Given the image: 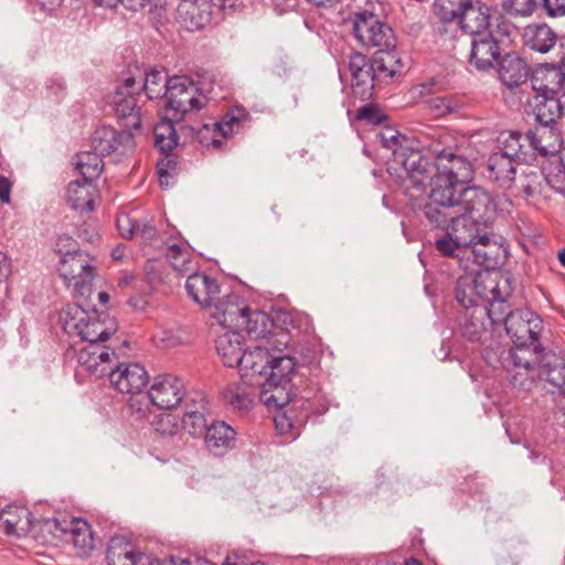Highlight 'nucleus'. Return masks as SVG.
<instances>
[{
    "mask_svg": "<svg viewBox=\"0 0 565 565\" xmlns=\"http://www.w3.org/2000/svg\"><path fill=\"white\" fill-rule=\"evenodd\" d=\"M428 151L435 158V170L429 164L431 180L427 185H431V190L425 202H437L443 191L452 192L458 190L470 181L473 177V166L463 153L462 145L457 138L448 132L440 131L427 145Z\"/></svg>",
    "mask_w": 565,
    "mask_h": 565,
    "instance_id": "1",
    "label": "nucleus"
},
{
    "mask_svg": "<svg viewBox=\"0 0 565 565\" xmlns=\"http://www.w3.org/2000/svg\"><path fill=\"white\" fill-rule=\"evenodd\" d=\"M376 137L384 148L392 150L395 160L403 166L406 173L403 179L405 193L411 200H416L431 180L428 159L418 150L398 147L399 134L393 128H384Z\"/></svg>",
    "mask_w": 565,
    "mask_h": 565,
    "instance_id": "2",
    "label": "nucleus"
},
{
    "mask_svg": "<svg viewBox=\"0 0 565 565\" xmlns=\"http://www.w3.org/2000/svg\"><path fill=\"white\" fill-rule=\"evenodd\" d=\"M439 201L434 204L446 207L447 211L457 212L483 224L487 227L493 222L497 214V203L486 189L477 185H465L452 192L443 191Z\"/></svg>",
    "mask_w": 565,
    "mask_h": 565,
    "instance_id": "3",
    "label": "nucleus"
},
{
    "mask_svg": "<svg viewBox=\"0 0 565 565\" xmlns=\"http://www.w3.org/2000/svg\"><path fill=\"white\" fill-rule=\"evenodd\" d=\"M417 207L423 211L430 225L438 228H448L466 249H469L486 233L482 223L460 213L447 211L446 207H438L434 202H425L418 204Z\"/></svg>",
    "mask_w": 565,
    "mask_h": 565,
    "instance_id": "4",
    "label": "nucleus"
},
{
    "mask_svg": "<svg viewBox=\"0 0 565 565\" xmlns=\"http://www.w3.org/2000/svg\"><path fill=\"white\" fill-rule=\"evenodd\" d=\"M60 320L66 333L78 335L86 344L105 342L116 330L113 323L106 326L95 312L89 313L77 305H68Z\"/></svg>",
    "mask_w": 565,
    "mask_h": 565,
    "instance_id": "5",
    "label": "nucleus"
},
{
    "mask_svg": "<svg viewBox=\"0 0 565 565\" xmlns=\"http://www.w3.org/2000/svg\"><path fill=\"white\" fill-rule=\"evenodd\" d=\"M536 349H509L502 356V366L510 383L521 390H530L534 380L540 379L542 361L546 352Z\"/></svg>",
    "mask_w": 565,
    "mask_h": 565,
    "instance_id": "6",
    "label": "nucleus"
},
{
    "mask_svg": "<svg viewBox=\"0 0 565 565\" xmlns=\"http://www.w3.org/2000/svg\"><path fill=\"white\" fill-rule=\"evenodd\" d=\"M543 330L542 318L527 308L515 309L505 321V332L513 342L511 349L532 351V349L539 347L537 351L546 352L540 342Z\"/></svg>",
    "mask_w": 565,
    "mask_h": 565,
    "instance_id": "7",
    "label": "nucleus"
},
{
    "mask_svg": "<svg viewBox=\"0 0 565 565\" xmlns=\"http://www.w3.org/2000/svg\"><path fill=\"white\" fill-rule=\"evenodd\" d=\"M166 99L164 110L167 114L170 113L173 119H184L188 114L201 110L207 103V97L188 76L171 77Z\"/></svg>",
    "mask_w": 565,
    "mask_h": 565,
    "instance_id": "8",
    "label": "nucleus"
},
{
    "mask_svg": "<svg viewBox=\"0 0 565 565\" xmlns=\"http://www.w3.org/2000/svg\"><path fill=\"white\" fill-rule=\"evenodd\" d=\"M135 86L136 79L127 77L110 96V105L124 127L122 130L127 131L139 130L143 120L139 105L142 95L135 90Z\"/></svg>",
    "mask_w": 565,
    "mask_h": 565,
    "instance_id": "9",
    "label": "nucleus"
},
{
    "mask_svg": "<svg viewBox=\"0 0 565 565\" xmlns=\"http://www.w3.org/2000/svg\"><path fill=\"white\" fill-rule=\"evenodd\" d=\"M356 40L365 47L395 49V36L392 28L382 22L372 12H359L353 21Z\"/></svg>",
    "mask_w": 565,
    "mask_h": 565,
    "instance_id": "10",
    "label": "nucleus"
},
{
    "mask_svg": "<svg viewBox=\"0 0 565 565\" xmlns=\"http://www.w3.org/2000/svg\"><path fill=\"white\" fill-rule=\"evenodd\" d=\"M90 145L103 157L111 153L120 157L128 156L135 151L136 147L131 131H118L110 126L96 128L92 135Z\"/></svg>",
    "mask_w": 565,
    "mask_h": 565,
    "instance_id": "11",
    "label": "nucleus"
},
{
    "mask_svg": "<svg viewBox=\"0 0 565 565\" xmlns=\"http://www.w3.org/2000/svg\"><path fill=\"white\" fill-rule=\"evenodd\" d=\"M148 397L154 406L167 411L175 408L181 402L185 403L188 398L182 380L173 374L157 375Z\"/></svg>",
    "mask_w": 565,
    "mask_h": 565,
    "instance_id": "12",
    "label": "nucleus"
},
{
    "mask_svg": "<svg viewBox=\"0 0 565 565\" xmlns=\"http://www.w3.org/2000/svg\"><path fill=\"white\" fill-rule=\"evenodd\" d=\"M468 256H472L473 263L489 273L504 265L508 257V247L499 242L494 234L486 232L469 248Z\"/></svg>",
    "mask_w": 565,
    "mask_h": 565,
    "instance_id": "13",
    "label": "nucleus"
},
{
    "mask_svg": "<svg viewBox=\"0 0 565 565\" xmlns=\"http://www.w3.org/2000/svg\"><path fill=\"white\" fill-rule=\"evenodd\" d=\"M117 360L115 350L102 343L85 344L77 352L78 364L97 377L108 376Z\"/></svg>",
    "mask_w": 565,
    "mask_h": 565,
    "instance_id": "14",
    "label": "nucleus"
},
{
    "mask_svg": "<svg viewBox=\"0 0 565 565\" xmlns=\"http://www.w3.org/2000/svg\"><path fill=\"white\" fill-rule=\"evenodd\" d=\"M94 267L89 264L88 254L81 250H68L61 258L58 273L74 288L81 290L93 278Z\"/></svg>",
    "mask_w": 565,
    "mask_h": 565,
    "instance_id": "15",
    "label": "nucleus"
},
{
    "mask_svg": "<svg viewBox=\"0 0 565 565\" xmlns=\"http://www.w3.org/2000/svg\"><path fill=\"white\" fill-rule=\"evenodd\" d=\"M248 306L237 295L218 297L211 310V317L224 329L241 332Z\"/></svg>",
    "mask_w": 565,
    "mask_h": 565,
    "instance_id": "16",
    "label": "nucleus"
},
{
    "mask_svg": "<svg viewBox=\"0 0 565 565\" xmlns=\"http://www.w3.org/2000/svg\"><path fill=\"white\" fill-rule=\"evenodd\" d=\"M349 71L354 96L362 100L370 99L373 95L374 83L377 79L372 62L365 55L354 53L350 56Z\"/></svg>",
    "mask_w": 565,
    "mask_h": 565,
    "instance_id": "17",
    "label": "nucleus"
},
{
    "mask_svg": "<svg viewBox=\"0 0 565 565\" xmlns=\"http://www.w3.org/2000/svg\"><path fill=\"white\" fill-rule=\"evenodd\" d=\"M501 56L499 41L492 33L472 35L468 62L478 71H489L494 67Z\"/></svg>",
    "mask_w": 565,
    "mask_h": 565,
    "instance_id": "18",
    "label": "nucleus"
},
{
    "mask_svg": "<svg viewBox=\"0 0 565 565\" xmlns=\"http://www.w3.org/2000/svg\"><path fill=\"white\" fill-rule=\"evenodd\" d=\"M110 384L122 394H138L148 383L145 367L138 363L119 364L108 375Z\"/></svg>",
    "mask_w": 565,
    "mask_h": 565,
    "instance_id": "19",
    "label": "nucleus"
},
{
    "mask_svg": "<svg viewBox=\"0 0 565 565\" xmlns=\"http://www.w3.org/2000/svg\"><path fill=\"white\" fill-rule=\"evenodd\" d=\"M540 380L548 393L565 402V356L553 351L545 353Z\"/></svg>",
    "mask_w": 565,
    "mask_h": 565,
    "instance_id": "20",
    "label": "nucleus"
},
{
    "mask_svg": "<svg viewBox=\"0 0 565 565\" xmlns=\"http://www.w3.org/2000/svg\"><path fill=\"white\" fill-rule=\"evenodd\" d=\"M185 289L193 301L209 309L212 308L221 294L217 280L204 273L191 274L186 279Z\"/></svg>",
    "mask_w": 565,
    "mask_h": 565,
    "instance_id": "21",
    "label": "nucleus"
},
{
    "mask_svg": "<svg viewBox=\"0 0 565 565\" xmlns=\"http://www.w3.org/2000/svg\"><path fill=\"white\" fill-rule=\"evenodd\" d=\"M492 8L482 0H468L459 19L462 30L471 35L482 34L489 28Z\"/></svg>",
    "mask_w": 565,
    "mask_h": 565,
    "instance_id": "22",
    "label": "nucleus"
},
{
    "mask_svg": "<svg viewBox=\"0 0 565 565\" xmlns=\"http://www.w3.org/2000/svg\"><path fill=\"white\" fill-rule=\"evenodd\" d=\"M498 75L503 85L513 88L527 81L530 67L518 53L510 52L499 58Z\"/></svg>",
    "mask_w": 565,
    "mask_h": 565,
    "instance_id": "23",
    "label": "nucleus"
},
{
    "mask_svg": "<svg viewBox=\"0 0 565 565\" xmlns=\"http://www.w3.org/2000/svg\"><path fill=\"white\" fill-rule=\"evenodd\" d=\"M516 161L499 153H492L486 163L484 177L500 189H510L515 182Z\"/></svg>",
    "mask_w": 565,
    "mask_h": 565,
    "instance_id": "24",
    "label": "nucleus"
},
{
    "mask_svg": "<svg viewBox=\"0 0 565 565\" xmlns=\"http://www.w3.org/2000/svg\"><path fill=\"white\" fill-rule=\"evenodd\" d=\"M72 518H50L33 523L34 539L43 545L58 546L65 544Z\"/></svg>",
    "mask_w": 565,
    "mask_h": 565,
    "instance_id": "25",
    "label": "nucleus"
},
{
    "mask_svg": "<svg viewBox=\"0 0 565 565\" xmlns=\"http://www.w3.org/2000/svg\"><path fill=\"white\" fill-rule=\"evenodd\" d=\"M535 95H555L565 97V86L561 78V70L555 65H544L535 70L531 77Z\"/></svg>",
    "mask_w": 565,
    "mask_h": 565,
    "instance_id": "26",
    "label": "nucleus"
},
{
    "mask_svg": "<svg viewBox=\"0 0 565 565\" xmlns=\"http://www.w3.org/2000/svg\"><path fill=\"white\" fill-rule=\"evenodd\" d=\"M65 544H72L75 554L87 557L96 547V539L90 524L82 518H72Z\"/></svg>",
    "mask_w": 565,
    "mask_h": 565,
    "instance_id": "27",
    "label": "nucleus"
},
{
    "mask_svg": "<svg viewBox=\"0 0 565 565\" xmlns=\"http://www.w3.org/2000/svg\"><path fill=\"white\" fill-rule=\"evenodd\" d=\"M206 403V397L201 392L189 394L185 399V413L182 417V424L191 435H200L206 429L204 416Z\"/></svg>",
    "mask_w": 565,
    "mask_h": 565,
    "instance_id": "28",
    "label": "nucleus"
},
{
    "mask_svg": "<svg viewBox=\"0 0 565 565\" xmlns=\"http://www.w3.org/2000/svg\"><path fill=\"white\" fill-rule=\"evenodd\" d=\"M0 522L8 535L23 536L33 527L32 513L22 505L0 509Z\"/></svg>",
    "mask_w": 565,
    "mask_h": 565,
    "instance_id": "29",
    "label": "nucleus"
},
{
    "mask_svg": "<svg viewBox=\"0 0 565 565\" xmlns=\"http://www.w3.org/2000/svg\"><path fill=\"white\" fill-rule=\"evenodd\" d=\"M561 97L555 95H534L529 100L527 107L541 126H550L561 117L563 110Z\"/></svg>",
    "mask_w": 565,
    "mask_h": 565,
    "instance_id": "30",
    "label": "nucleus"
},
{
    "mask_svg": "<svg viewBox=\"0 0 565 565\" xmlns=\"http://www.w3.org/2000/svg\"><path fill=\"white\" fill-rule=\"evenodd\" d=\"M212 7L213 4L206 0H183L178 12L184 17L189 30H201L212 20Z\"/></svg>",
    "mask_w": 565,
    "mask_h": 565,
    "instance_id": "31",
    "label": "nucleus"
},
{
    "mask_svg": "<svg viewBox=\"0 0 565 565\" xmlns=\"http://www.w3.org/2000/svg\"><path fill=\"white\" fill-rule=\"evenodd\" d=\"M271 354L266 348L254 347L245 350V355L239 365V371L243 377H249L250 381L258 379L260 381L267 374V369L270 366Z\"/></svg>",
    "mask_w": 565,
    "mask_h": 565,
    "instance_id": "32",
    "label": "nucleus"
},
{
    "mask_svg": "<svg viewBox=\"0 0 565 565\" xmlns=\"http://www.w3.org/2000/svg\"><path fill=\"white\" fill-rule=\"evenodd\" d=\"M296 367V361L289 355H271L270 366L263 381H256L260 386H281L290 384V376Z\"/></svg>",
    "mask_w": 565,
    "mask_h": 565,
    "instance_id": "33",
    "label": "nucleus"
},
{
    "mask_svg": "<svg viewBox=\"0 0 565 565\" xmlns=\"http://www.w3.org/2000/svg\"><path fill=\"white\" fill-rule=\"evenodd\" d=\"M248 119L249 114L244 107L233 106L230 108L220 121L213 124L214 135L211 141L213 148H220L222 145V141L217 139L215 135L227 137L230 135L236 134Z\"/></svg>",
    "mask_w": 565,
    "mask_h": 565,
    "instance_id": "34",
    "label": "nucleus"
},
{
    "mask_svg": "<svg viewBox=\"0 0 565 565\" xmlns=\"http://www.w3.org/2000/svg\"><path fill=\"white\" fill-rule=\"evenodd\" d=\"M215 349L224 365L239 369L245 355L239 332L232 331L220 335L216 339Z\"/></svg>",
    "mask_w": 565,
    "mask_h": 565,
    "instance_id": "35",
    "label": "nucleus"
},
{
    "mask_svg": "<svg viewBox=\"0 0 565 565\" xmlns=\"http://www.w3.org/2000/svg\"><path fill=\"white\" fill-rule=\"evenodd\" d=\"M513 184L518 189V194L527 201L537 202L541 199H551L550 193L546 191V185H544L543 173L540 171L530 170L529 172H523Z\"/></svg>",
    "mask_w": 565,
    "mask_h": 565,
    "instance_id": "36",
    "label": "nucleus"
},
{
    "mask_svg": "<svg viewBox=\"0 0 565 565\" xmlns=\"http://www.w3.org/2000/svg\"><path fill=\"white\" fill-rule=\"evenodd\" d=\"M236 433L224 422L213 423L206 428L205 444L210 451L220 456L227 449L233 448Z\"/></svg>",
    "mask_w": 565,
    "mask_h": 565,
    "instance_id": "37",
    "label": "nucleus"
},
{
    "mask_svg": "<svg viewBox=\"0 0 565 565\" xmlns=\"http://www.w3.org/2000/svg\"><path fill=\"white\" fill-rule=\"evenodd\" d=\"M523 40L530 49L546 53L555 45L557 35L547 24H529L524 28Z\"/></svg>",
    "mask_w": 565,
    "mask_h": 565,
    "instance_id": "38",
    "label": "nucleus"
},
{
    "mask_svg": "<svg viewBox=\"0 0 565 565\" xmlns=\"http://www.w3.org/2000/svg\"><path fill=\"white\" fill-rule=\"evenodd\" d=\"M183 119H173L171 114L164 115L161 120L154 126V146L162 152H169L178 145V132L175 125L180 124Z\"/></svg>",
    "mask_w": 565,
    "mask_h": 565,
    "instance_id": "39",
    "label": "nucleus"
},
{
    "mask_svg": "<svg viewBox=\"0 0 565 565\" xmlns=\"http://www.w3.org/2000/svg\"><path fill=\"white\" fill-rule=\"evenodd\" d=\"M95 186L92 181H73L66 190V199L74 210L90 212L94 209Z\"/></svg>",
    "mask_w": 565,
    "mask_h": 565,
    "instance_id": "40",
    "label": "nucleus"
},
{
    "mask_svg": "<svg viewBox=\"0 0 565 565\" xmlns=\"http://www.w3.org/2000/svg\"><path fill=\"white\" fill-rule=\"evenodd\" d=\"M486 309L475 308L473 310H465L458 317V324L461 335L471 342L479 341L486 330L484 319Z\"/></svg>",
    "mask_w": 565,
    "mask_h": 565,
    "instance_id": "41",
    "label": "nucleus"
},
{
    "mask_svg": "<svg viewBox=\"0 0 565 565\" xmlns=\"http://www.w3.org/2000/svg\"><path fill=\"white\" fill-rule=\"evenodd\" d=\"M139 554L125 537L115 536L109 541L106 558L108 565H136Z\"/></svg>",
    "mask_w": 565,
    "mask_h": 565,
    "instance_id": "42",
    "label": "nucleus"
},
{
    "mask_svg": "<svg viewBox=\"0 0 565 565\" xmlns=\"http://www.w3.org/2000/svg\"><path fill=\"white\" fill-rule=\"evenodd\" d=\"M371 62L377 75V81L392 79L402 71L401 58L395 49L377 50Z\"/></svg>",
    "mask_w": 565,
    "mask_h": 565,
    "instance_id": "43",
    "label": "nucleus"
},
{
    "mask_svg": "<svg viewBox=\"0 0 565 565\" xmlns=\"http://www.w3.org/2000/svg\"><path fill=\"white\" fill-rule=\"evenodd\" d=\"M171 78L168 75L158 70H151L146 73L143 84L139 85L136 83L135 90L141 94L143 90L149 99L166 97L170 89Z\"/></svg>",
    "mask_w": 565,
    "mask_h": 565,
    "instance_id": "44",
    "label": "nucleus"
},
{
    "mask_svg": "<svg viewBox=\"0 0 565 565\" xmlns=\"http://www.w3.org/2000/svg\"><path fill=\"white\" fill-rule=\"evenodd\" d=\"M476 281L477 279L473 278L472 271L466 273L457 279L455 287V298L465 310L483 308L479 305Z\"/></svg>",
    "mask_w": 565,
    "mask_h": 565,
    "instance_id": "45",
    "label": "nucleus"
},
{
    "mask_svg": "<svg viewBox=\"0 0 565 565\" xmlns=\"http://www.w3.org/2000/svg\"><path fill=\"white\" fill-rule=\"evenodd\" d=\"M244 318L241 332L245 331L254 339L265 338L270 332L273 322L264 311L247 308Z\"/></svg>",
    "mask_w": 565,
    "mask_h": 565,
    "instance_id": "46",
    "label": "nucleus"
},
{
    "mask_svg": "<svg viewBox=\"0 0 565 565\" xmlns=\"http://www.w3.org/2000/svg\"><path fill=\"white\" fill-rule=\"evenodd\" d=\"M166 257L178 274L184 275L195 268V259L191 250L183 244L167 247Z\"/></svg>",
    "mask_w": 565,
    "mask_h": 565,
    "instance_id": "47",
    "label": "nucleus"
},
{
    "mask_svg": "<svg viewBox=\"0 0 565 565\" xmlns=\"http://www.w3.org/2000/svg\"><path fill=\"white\" fill-rule=\"evenodd\" d=\"M532 138L536 143L540 156L546 157L558 152L562 145V137L550 126H541L532 131Z\"/></svg>",
    "mask_w": 565,
    "mask_h": 565,
    "instance_id": "48",
    "label": "nucleus"
},
{
    "mask_svg": "<svg viewBox=\"0 0 565 565\" xmlns=\"http://www.w3.org/2000/svg\"><path fill=\"white\" fill-rule=\"evenodd\" d=\"M102 157L94 149L93 151H83L76 156V169L85 181H93L100 175L104 169Z\"/></svg>",
    "mask_w": 565,
    "mask_h": 565,
    "instance_id": "49",
    "label": "nucleus"
},
{
    "mask_svg": "<svg viewBox=\"0 0 565 565\" xmlns=\"http://www.w3.org/2000/svg\"><path fill=\"white\" fill-rule=\"evenodd\" d=\"M223 397L228 406L238 412H247L254 405L253 394L243 385H230L223 393Z\"/></svg>",
    "mask_w": 565,
    "mask_h": 565,
    "instance_id": "50",
    "label": "nucleus"
},
{
    "mask_svg": "<svg viewBox=\"0 0 565 565\" xmlns=\"http://www.w3.org/2000/svg\"><path fill=\"white\" fill-rule=\"evenodd\" d=\"M468 0H435L433 12L441 22L457 21Z\"/></svg>",
    "mask_w": 565,
    "mask_h": 565,
    "instance_id": "51",
    "label": "nucleus"
},
{
    "mask_svg": "<svg viewBox=\"0 0 565 565\" xmlns=\"http://www.w3.org/2000/svg\"><path fill=\"white\" fill-rule=\"evenodd\" d=\"M436 249L445 257L458 258L468 256L469 249L455 238L451 233L446 228V233L443 237L436 239Z\"/></svg>",
    "mask_w": 565,
    "mask_h": 565,
    "instance_id": "52",
    "label": "nucleus"
},
{
    "mask_svg": "<svg viewBox=\"0 0 565 565\" xmlns=\"http://www.w3.org/2000/svg\"><path fill=\"white\" fill-rule=\"evenodd\" d=\"M429 113L435 117H444L448 114L457 111L461 104L454 96H434L426 100Z\"/></svg>",
    "mask_w": 565,
    "mask_h": 565,
    "instance_id": "53",
    "label": "nucleus"
},
{
    "mask_svg": "<svg viewBox=\"0 0 565 565\" xmlns=\"http://www.w3.org/2000/svg\"><path fill=\"white\" fill-rule=\"evenodd\" d=\"M289 385L262 386L259 398L268 407L282 408L289 402Z\"/></svg>",
    "mask_w": 565,
    "mask_h": 565,
    "instance_id": "54",
    "label": "nucleus"
},
{
    "mask_svg": "<svg viewBox=\"0 0 565 565\" xmlns=\"http://www.w3.org/2000/svg\"><path fill=\"white\" fill-rule=\"evenodd\" d=\"M486 309V317L490 320V323L493 326L503 324L505 327V321L510 317V313L514 310L510 309V305L501 298H494L489 302V306H482Z\"/></svg>",
    "mask_w": 565,
    "mask_h": 565,
    "instance_id": "55",
    "label": "nucleus"
},
{
    "mask_svg": "<svg viewBox=\"0 0 565 565\" xmlns=\"http://www.w3.org/2000/svg\"><path fill=\"white\" fill-rule=\"evenodd\" d=\"M537 8L536 0H502V9L511 17L527 18Z\"/></svg>",
    "mask_w": 565,
    "mask_h": 565,
    "instance_id": "56",
    "label": "nucleus"
},
{
    "mask_svg": "<svg viewBox=\"0 0 565 565\" xmlns=\"http://www.w3.org/2000/svg\"><path fill=\"white\" fill-rule=\"evenodd\" d=\"M543 177L547 193L551 194V191H555L565 194V167L561 159L558 164L543 174Z\"/></svg>",
    "mask_w": 565,
    "mask_h": 565,
    "instance_id": "57",
    "label": "nucleus"
},
{
    "mask_svg": "<svg viewBox=\"0 0 565 565\" xmlns=\"http://www.w3.org/2000/svg\"><path fill=\"white\" fill-rule=\"evenodd\" d=\"M520 146L521 151L518 153L516 163H529L534 161L539 154V151L536 150L534 138H532V130L527 131L526 134H522Z\"/></svg>",
    "mask_w": 565,
    "mask_h": 565,
    "instance_id": "58",
    "label": "nucleus"
},
{
    "mask_svg": "<svg viewBox=\"0 0 565 565\" xmlns=\"http://www.w3.org/2000/svg\"><path fill=\"white\" fill-rule=\"evenodd\" d=\"M521 138L522 134L518 131H511L509 135L502 139L501 143V150L499 153L516 161L518 153L521 151Z\"/></svg>",
    "mask_w": 565,
    "mask_h": 565,
    "instance_id": "59",
    "label": "nucleus"
},
{
    "mask_svg": "<svg viewBox=\"0 0 565 565\" xmlns=\"http://www.w3.org/2000/svg\"><path fill=\"white\" fill-rule=\"evenodd\" d=\"M473 278L477 279L476 281V289L478 291V300H482L484 298H488V294H493L495 290V286L492 285V280L490 279L489 273H473Z\"/></svg>",
    "mask_w": 565,
    "mask_h": 565,
    "instance_id": "60",
    "label": "nucleus"
},
{
    "mask_svg": "<svg viewBox=\"0 0 565 565\" xmlns=\"http://www.w3.org/2000/svg\"><path fill=\"white\" fill-rule=\"evenodd\" d=\"M117 228L124 238H131L136 234L138 222H136L129 214L121 213L117 216Z\"/></svg>",
    "mask_w": 565,
    "mask_h": 565,
    "instance_id": "61",
    "label": "nucleus"
},
{
    "mask_svg": "<svg viewBox=\"0 0 565 565\" xmlns=\"http://www.w3.org/2000/svg\"><path fill=\"white\" fill-rule=\"evenodd\" d=\"M274 423L279 435H289L295 429V422L287 412L279 411L274 417Z\"/></svg>",
    "mask_w": 565,
    "mask_h": 565,
    "instance_id": "62",
    "label": "nucleus"
},
{
    "mask_svg": "<svg viewBox=\"0 0 565 565\" xmlns=\"http://www.w3.org/2000/svg\"><path fill=\"white\" fill-rule=\"evenodd\" d=\"M540 8L551 18L565 15V0H542Z\"/></svg>",
    "mask_w": 565,
    "mask_h": 565,
    "instance_id": "63",
    "label": "nucleus"
},
{
    "mask_svg": "<svg viewBox=\"0 0 565 565\" xmlns=\"http://www.w3.org/2000/svg\"><path fill=\"white\" fill-rule=\"evenodd\" d=\"M356 117L370 124H380L384 118L377 107L371 104L360 107Z\"/></svg>",
    "mask_w": 565,
    "mask_h": 565,
    "instance_id": "64",
    "label": "nucleus"
}]
</instances>
